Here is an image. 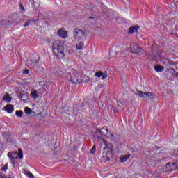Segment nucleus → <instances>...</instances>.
Masks as SVG:
<instances>
[{
  "mask_svg": "<svg viewBox=\"0 0 178 178\" xmlns=\"http://www.w3.org/2000/svg\"><path fill=\"white\" fill-rule=\"evenodd\" d=\"M178 168V161L174 163H168L165 165V172H173V170H176Z\"/></svg>",
  "mask_w": 178,
  "mask_h": 178,
  "instance_id": "obj_7",
  "label": "nucleus"
},
{
  "mask_svg": "<svg viewBox=\"0 0 178 178\" xmlns=\"http://www.w3.org/2000/svg\"><path fill=\"white\" fill-rule=\"evenodd\" d=\"M31 98H33V99H38V98H40V95H38V94H37L36 90H33L31 92Z\"/></svg>",
  "mask_w": 178,
  "mask_h": 178,
  "instance_id": "obj_15",
  "label": "nucleus"
},
{
  "mask_svg": "<svg viewBox=\"0 0 178 178\" xmlns=\"http://www.w3.org/2000/svg\"><path fill=\"white\" fill-rule=\"evenodd\" d=\"M162 51L157 47H154V44L152 47V51L149 54V58L152 60H162Z\"/></svg>",
  "mask_w": 178,
  "mask_h": 178,
  "instance_id": "obj_3",
  "label": "nucleus"
},
{
  "mask_svg": "<svg viewBox=\"0 0 178 178\" xmlns=\"http://www.w3.org/2000/svg\"><path fill=\"white\" fill-rule=\"evenodd\" d=\"M99 140H102L104 143L105 147L103 148L102 156L104 158L105 161H109L111 159H113V145L106 140H104L102 137H99Z\"/></svg>",
  "mask_w": 178,
  "mask_h": 178,
  "instance_id": "obj_1",
  "label": "nucleus"
},
{
  "mask_svg": "<svg viewBox=\"0 0 178 178\" xmlns=\"http://www.w3.org/2000/svg\"><path fill=\"white\" fill-rule=\"evenodd\" d=\"M3 100L6 101L7 102H10V101H12V97H10L9 93H6L3 97Z\"/></svg>",
  "mask_w": 178,
  "mask_h": 178,
  "instance_id": "obj_17",
  "label": "nucleus"
},
{
  "mask_svg": "<svg viewBox=\"0 0 178 178\" xmlns=\"http://www.w3.org/2000/svg\"><path fill=\"white\" fill-rule=\"evenodd\" d=\"M164 67L161 65H156L154 67V70L157 72V73H161L163 71Z\"/></svg>",
  "mask_w": 178,
  "mask_h": 178,
  "instance_id": "obj_18",
  "label": "nucleus"
},
{
  "mask_svg": "<svg viewBox=\"0 0 178 178\" xmlns=\"http://www.w3.org/2000/svg\"><path fill=\"white\" fill-rule=\"evenodd\" d=\"M33 23H35L36 22H38V19L32 20Z\"/></svg>",
  "mask_w": 178,
  "mask_h": 178,
  "instance_id": "obj_34",
  "label": "nucleus"
},
{
  "mask_svg": "<svg viewBox=\"0 0 178 178\" xmlns=\"http://www.w3.org/2000/svg\"><path fill=\"white\" fill-rule=\"evenodd\" d=\"M74 37L75 38V40H77L78 41L80 40H84L86 33H84V31L76 29L74 30Z\"/></svg>",
  "mask_w": 178,
  "mask_h": 178,
  "instance_id": "obj_6",
  "label": "nucleus"
},
{
  "mask_svg": "<svg viewBox=\"0 0 178 178\" xmlns=\"http://www.w3.org/2000/svg\"><path fill=\"white\" fill-rule=\"evenodd\" d=\"M18 157L19 159H22L23 158V150L21 148L18 149Z\"/></svg>",
  "mask_w": 178,
  "mask_h": 178,
  "instance_id": "obj_23",
  "label": "nucleus"
},
{
  "mask_svg": "<svg viewBox=\"0 0 178 178\" xmlns=\"http://www.w3.org/2000/svg\"><path fill=\"white\" fill-rule=\"evenodd\" d=\"M26 175L29 178H34V175L30 171L26 172Z\"/></svg>",
  "mask_w": 178,
  "mask_h": 178,
  "instance_id": "obj_27",
  "label": "nucleus"
},
{
  "mask_svg": "<svg viewBox=\"0 0 178 178\" xmlns=\"http://www.w3.org/2000/svg\"><path fill=\"white\" fill-rule=\"evenodd\" d=\"M19 9L24 10V6H23V4L19 5Z\"/></svg>",
  "mask_w": 178,
  "mask_h": 178,
  "instance_id": "obj_31",
  "label": "nucleus"
},
{
  "mask_svg": "<svg viewBox=\"0 0 178 178\" xmlns=\"http://www.w3.org/2000/svg\"><path fill=\"white\" fill-rule=\"evenodd\" d=\"M167 62V66H175L178 64L177 61H173L172 60H165Z\"/></svg>",
  "mask_w": 178,
  "mask_h": 178,
  "instance_id": "obj_16",
  "label": "nucleus"
},
{
  "mask_svg": "<svg viewBox=\"0 0 178 178\" xmlns=\"http://www.w3.org/2000/svg\"><path fill=\"white\" fill-rule=\"evenodd\" d=\"M8 158H10V159H11V161H15V156H13V154H12V153L8 152Z\"/></svg>",
  "mask_w": 178,
  "mask_h": 178,
  "instance_id": "obj_26",
  "label": "nucleus"
},
{
  "mask_svg": "<svg viewBox=\"0 0 178 178\" xmlns=\"http://www.w3.org/2000/svg\"><path fill=\"white\" fill-rule=\"evenodd\" d=\"M138 95L140 97H142V98H151V97H152V98H154V97H155V95H154V93H152L151 92H145L143 91L138 90Z\"/></svg>",
  "mask_w": 178,
  "mask_h": 178,
  "instance_id": "obj_9",
  "label": "nucleus"
},
{
  "mask_svg": "<svg viewBox=\"0 0 178 178\" xmlns=\"http://www.w3.org/2000/svg\"><path fill=\"white\" fill-rule=\"evenodd\" d=\"M31 23V20H28L24 24V27H29V26H30Z\"/></svg>",
  "mask_w": 178,
  "mask_h": 178,
  "instance_id": "obj_28",
  "label": "nucleus"
},
{
  "mask_svg": "<svg viewBox=\"0 0 178 178\" xmlns=\"http://www.w3.org/2000/svg\"><path fill=\"white\" fill-rule=\"evenodd\" d=\"M131 51L133 54H136V55H143L144 54V49L140 47L138 44L136 43H133L130 45Z\"/></svg>",
  "mask_w": 178,
  "mask_h": 178,
  "instance_id": "obj_5",
  "label": "nucleus"
},
{
  "mask_svg": "<svg viewBox=\"0 0 178 178\" xmlns=\"http://www.w3.org/2000/svg\"><path fill=\"white\" fill-rule=\"evenodd\" d=\"M95 151H97V147L95 145L90 149V154L92 155L95 152Z\"/></svg>",
  "mask_w": 178,
  "mask_h": 178,
  "instance_id": "obj_25",
  "label": "nucleus"
},
{
  "mask_svg": "<svg viewBox=\"0 0 178 178\" xmlns=\"http://www.w3.org/2000/svg\"><path fill=\"white\" fill-rule=\"evenodd\" d=\"M3 148V145H2V142H0V152L2 151V149Z\"/></svg>",
  "mask_w": 178,
  "mask_h": 178,
  "instance_id": "obj_30",
  "label": "nucleus"
},
{
  "mask_svg": "<svg viewBox=\"0 0 178 178\" xmlns=\"http://www.w3.org/2000/svg\"><path fill=\"white\" fill-rule=\"evenodd\" d=\"M89 8H90L91 10H92V9H93L94 7L92 6V5H90V6H89Z\"/></svg>",
  "mask_w": 178,
  "mask_h": 178,
  "instance_id": "obj_35",
  "label": "nucleus"
},
{
  "mask_svg": "<svg viewBox=\"0 0 178 178\" xmlns=\"http://www.w3.org/2000/svg\"><path fill=\"white\" fill-rule=\"evenodd\" d=\"M149 155H155V152L154 151L149 152Z\"/></svg>",
  "mask_w": 178,
  "mask_h": 178,
  "instance_id": "obj_32",
  "label": "nucleus"
},
{
  "mask_svg": "<svg viewBox=\"0 0 178 178\" xmlns=\"http://www.w3.org/2000/svg\"><path fill=\"white\" fill-rule=\"evenodd\" d=\"M140 29V26L138 25H136L134 26H131L129 28V34H133L134 33H137L138 31V29Z\"/></svg>",
  "mask_w": 178,
  "mask_h": 178,
  "instance_id": "obj_13",
  "label": "nucleus"
},
{
  "mask_svg": "<svg viewBox=\"0 0 178 178\" xmlns=\"http://www.w3.org/2000/svg\"><path fill=\"white\" fill-rule=\"evenodd\" d=\"M4 110L6 112H7V113H13L15 107H13V105L12 104H7L4 106Z\"/></svg>",
  "mask_w": 178,
  "mask_h": 178,
  "instance_id": "obj_11",
  "label": "nucleus"
},
{
  "mask_svg": "<svg viewBox=\"0 0 178 178\" xmlns=\"http://www.w3.org/2000/svg\"><path fill=\"white\" fill-rule=\"evenodd\" d=\"M57 34H58L59 37L61 38H67L69 37V35L67 34V31H66V29L65 28H60L58 29Z\"/></svg>",
  "mask_w": 178,
  "mask_h": 178,
  "instance_id": "obj_10",
  "label": "nucleus"
},
{
  "mask_svg": "<svg viewBox=\"0 0 178 178\" xmlns=\"http://www.w3.org/2000/svg\"><path fill=\"white\" fill-rule=\"evenodd\" d=\"M83 47H84V42H79V43H76L77 49H79V50L83 49Z\"/></svg>",
  "mask_w": 178,
  "mask_h": 178,
  "instance_id": "obj_20",
  "label": "nucleus"
},
{
  "mask_svg": "<svg viewBox=\"0 0 178 178\" xmlns=\"http://www.w3.org/2000/svg\"><path fill=\"white\" fill-rule=\"evenodd\" d=\"M14 154H17V152H15Z\"/></svg>",
  "mask_w": 178,
  "mask_h": 178,
  "instance_id": "obj_39",
  "label": "nucleus"
},
{
  "mask_svg": "<svg viewBox=\"0 0 178 178\" xmlns=\"http://www.w3.org/2000/svg\"><path fill=\"white\" fill-rule=\"evenodd\" d=\"M70 74V83H71L72 84H79V83H81V79L79 76V72H77L76 70L72 69Z\"/></svg>",
  "mask_w": 178,
  "mask_h": 178,
  "instance_id": "obj_4",
  "label": "nucleus"
},
{
  "mask_svg": "<svg viewBox=\"0 0 178 178\" xmlns=\"http://www.w3.org/2000/svg\"><path fill=\"white\" fill-rule=\"evenodd\" d=\"M81 83H84V84H86V83L90 81V79H88V76L83 75L82 79H81Z\"/></svg>",
  "mask_w": 178,
  "mask_h": 178,
  "instance_id": "obj_19",
  "label": "nucleus"
},
{
  "mask_svg": "<svg viewBox=\"0 0 178 178\" xmlns=\"http://www.w3.org/2000/svg\"><path fill=\"white\" fill-rule=\"evenodd\" d=\"M156 149H159V147H156Z\"/></svg>",
  "mask_w": 178,
  "mask_h": 178,
  "instance_id": "obj_38",
  "label": "nucleus"
},
{
  "mask_svg": "<svg viewBox=\"0 0 178 178\" xmlns=\"http://www.w3.org/2000/svg\"><path fill=\"white\" fill-rule=\"evenodd\" d=\"M129 158H130V154H125L124 156H121L120 157V162H121V163H124V162L127 161Z\"/></svg>",
  "mask_w": 178,
  "mask_h": 178,
  "instance_id": "obj_14",
  "label": "nucleus"
},
{
  "mask_svg": "<svg viewBox=\"0 0 178 178\" xmlns=\"http://www.w3.org/2000/svg\"><path fill=\"white\" fill-rule=\"evenodd\" d=\"M95 76L96 77H102V80H105V79H108V74L106 73H102L101 71H98L95 73Z\"/></svg>",
  "mask_w": 178,
  "mask_h": 178,
  "instance_id": "obj_12",
  "label": "nucleus"
},
{
  "mask_svg": "<svg viewBox=\"0 0 178 178\" xmlns=\"http://www.w3.org/2000/svg\"><path fill=\"white\" fill-rule=\"evenodd\" d=\"M8 163H7L4 166H3V167L1 168V170L2 172H4V173H6V170H8Z\"/></svg>",
  "mask_w": 178,
  "mask_h": 178,
  "instance_id": "obj_24",
  "label": "nucleus"
},
{
  "mask_svg": "<svg viewBox=\"0 0 178 178\" xmlns=\"http://www.w3.org/2000/svg\"><path fill=\"white\" fill-rule=\"evenodd\" d=\"M15 115L18 118H22L23 116V111L22 110H17L15 111Z\"/></svg>",
  "mask_w": 178,
  "mask_h": 178,
  "instance_id": "obj_21",
  "label": "nucleus"
},
{
  "mask_svg": "<svg viewBox=\"0 0 178 178\" xmlns=\"http://www.w3.org/2000/svg\"><path fill=\"white\" fill-rule=\"evenodd\" d=\"M99 133L103 137H108L109 138H115V136L109 132L108 129L102 128L99 129Z\"/></svg>",
  "mask_w": 178,
  "mask_h": 178,
  "instance_id": "obj_8",
  "label": "nucleus"
},
{
  "mask_svg": "<svg viewBox=\"0 0 178 178\" xmlns=\"http://www.w3.org/2000/svg\"><path fill=\"white\" fill-rule=\"evenodd\" d=\"M24 112L26 115H31L33 111L29 107H25Z\"/></svg>",
  "mask_w": 178,
  "mask_h": 178,
  "instance_id": "obj_22",
  "label": "nucleus"
},
{
  "mask_svg": "<svg viewBox=\"0 0 178 178\" xmlns=\"http://www.w3.org/2000/svg\"><path fill=\"white\" fill-rule=\"evenodd\" d=\"M52 51L56 56L60 59H65V47L60 41L56 40L53 42Z\"/></svg>",
  "mask_w": 178,
  "mask_h": 178,
  "instance_id": "obj_2",
  "label": "nucleus"
},
{
  "mask_svg": "<svg viewBox=\"0 0 178 178\" xmlns=\"http://www.w3.org/2000/svg\"><path fill=\"white\" fill-rule=\"evenodd\" d=\"M89 19H90L91 20L94 19L93 17H89Z\"/></svg>",
  "mask_w": 178,
  "mask_h": 178,
  "instance_id": "obj_37",
  "label": "nucleus"
},
{
  "mask_svg": "<svg viewBox=\"0 0 178 178\" xmlns=\"http://www.w3.org/2000/svg\"><path fill=\"white\" fill-rule=\"evenodd\" d=\"M175 74L177 76V77H178V72L175 71Z\"/></svg>",
  "mask_w": 178,
  "mask_h": 178,
  "instance_id": "obj_36",
  "label": "nucleus"
},
{
  "mask_svg": "<svg viewBox=\"0 0 178 178\" xmlns=\"http://www.w3.org/2000/svg\"><path fill=\"white\" fill-rule=\"evenodd\" d=\"M0 178H5V175L3 173H0Z\"/></svg>",
  "mask_w": 178,
  "mask_h": 178,
  "instance_id": "obj_33",
  "label": "nucleus"
},
{
  "mask_svg": "<svg viewBox=\"0 0 178 178\" xmlns=\"http://www.w3.org/2000/svg\"><path fill=\"white\" fill-rule=\"evenodd\" d=\"M23 74H29L30 73V71L27 69H25L24 71H22Z\"/></svg>",
  "mask_w": 178,
  "mask_h": 178,
  "instance_id": "obj_29",
  "label": "nucleus"
}]
</instances>
